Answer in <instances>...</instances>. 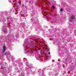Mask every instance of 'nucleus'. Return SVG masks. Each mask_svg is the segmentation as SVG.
I'll list each match as a JSON object with an SVG mask.
<instances>
[{"mask_svg":"<svg viewBox=\"0 0 76 76\" xmlns=\"http://www.w3.org/2000/svg\"><path fill=\"white\" fill-rule=\"evenodd\" d=\"M1 69H4V68L2 67L1 68Z\"/></svg>","mask_w":76,"mask_h":76,"instance_id":"0eeeda50","label":"nucleus"},{"mask_svg":"<svg viewBox=\"0 0 76 76\" xmlns=\"http://www.w3.org/2000/svg\"><path fill=\"white\" fill-rule=\"evenodd\" d=\"M3 48L4 49H6V46H4L3 47Z\"/></svg>","mask_w":76,"mask_h":76,"instance_id":"20e7f679","label":"nucleus"},{"mask_svg":"<svg viewBox=\"0 0 76 76\" xmlns=\"http://www.w3.org/2000/svg\"><path fill=\"white\" fill-rule=\"evenodd\" d=\"M6 51V49H3L2 50V54H4V52Z\"/></svg>","mask_w":76,"mask_h":76,"instance_id":"f257e3e1","label":"nucleus"},{"mask_svg":"<svg viewBox=\"0 0 76 76\" xmlns=\"http://www.w3.org/2000/svg\"><path fill=\"white\" fill-rule=\"evenodd\" d=\"M38 49H37V51H38Z\"/></svg>","mask_w":76,"mask_h":76,"instance_id":"9d476101","label":"nucleus"},{"mask_svg":"<svg viewBox=\"0 0 76 76\" xmlns=\"http://www.w3.org/2000/svg\"><path fill=\"white\" fill-rule=\"evenodd\" d=\"M74 18V15H72L71 17V19H73Z\"/></svg>","mask_w":76,"mask_h":76,"instance_id":"7ed1b4c3","label":"nucleus"},{"mask_svg":"<svg viewBox=\"0 0 76 76\" xmlns=\"http://www.w3.org/2000/svg\"><path fill=\"white\" fill-rule=\"evenodd\" d=\"M3 54L4 55H5L6 56H7V53H5L4 54H4Z\"/></svg>","mask_w":76,"mask_h":76,"instance_id":"f03ea898","label":"nucleus"},{"mask_svg":"<svg viewBox=\"0 0 76 76\" xmlns=\"http://www.w3.org/2000/svg\"><path fill=\"white\" fill-rule=\"evenodd\" d=\"M48 15H49V16H50V14H49Z\"/></svg>","mask_w":76,"mask_h":76,"instance_id":"1a4fd4ad","label":"nucleus"},{"mask_svg":"<svg viewBox=\"0 0 76 76\" xmlns=\"http://www.w3.org/2000/svg\"><path fill=\"white\" fill-rule=\"evenodd\" d=\"M63 9H61L60 10L61 12H63Z\"/></svg>","mask_w":76,"mask_h":76,"instance_id":"39448f33","label":"nucleus"},{"mask_svg":"<svg viewBox=\"0 0 76 76\" xmlns=\"http://www.w3.org/2000/svg\"><path fill=\"white\" fill-rule=\"evenodd\" d=\"M48 54H50V53L49 52H48Z\"/></svg>","mask_w":76,"mask_h":76,"instance_id":"6e6552de","label":"nucleus"},{"mask_svg":"<svg viewBox=\"0 0 76 76\" xmlns=\"http://www.w3.org/2000/svg\"><path fill=\"white\" fill-rule=\"evenodd\" d=\"M47 67H46V69H47Z\"/></svg>","mask_w":76,"mask_h":76,"instance_id":"9b49d317","label":"nucleus"},{"mask_svg":"<svg viewBox=\"0 0 76 76\" xmlns=\"http://www.w3.org/2000/svg\"><path fill=\"white\" fill-rule=\"evenodd\" d=\"M52 8H53V9H54V8H55V7H54V6H52Z\"/></svg>","mask_w":76,"mask_h":76,"instance_id":"423d86ee","label":"nucleus"}]
</instances>
